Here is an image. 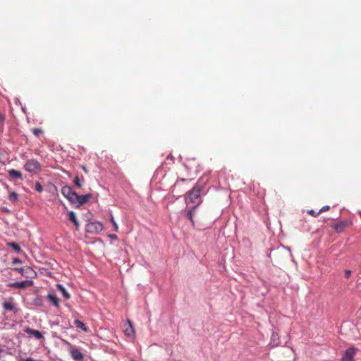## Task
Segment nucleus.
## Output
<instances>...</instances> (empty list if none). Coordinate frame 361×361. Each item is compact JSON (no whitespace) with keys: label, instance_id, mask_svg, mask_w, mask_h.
<instances>
[{"label":"nucleus","instance_id":"obj_1","mask_svg":"<svg viewBox=\"0 0 361 361\" xmlns=\"http://www.w3.org/2000/svg\"><path fill=\"white\" fill-rule=\"evenodd\" d=\"M203 185L197 182L195 185L185 194V202L187 205L195 204L197 207L202 203L201 194Z\"/></svg>","mask_w":361,"mask_h":361},{"label":"nucleus","instance_id":"obj_2","mask_svg":"<svg viewBox=\"0 0 361 361\" xmlns=\"http://www.w3.org/2000/svg\"><path fill=\"white\" fill-rule=\"evenodd\" d=\"M24 169L29 173H37L41 171V164L37 160L32 159L24 164Z\"/></svg>","mask_w":361,"mask_h":361},{"label":"nucleus","instance_id":"obj_3","mask_svg":"<svg viewBox=\"0 0 361 361\" xmlns=\"http://www.w3.org/2000/svg\"><path fill=\"white\" fill-rule=\"evenodd\" d=\"M92 197V195L91 193H88L84 195H80L76 193L74 197V203L78 204L77 207L85 204Z\"/></svg>","mask_w":361,"mask_h":361},{"label":"nucleus","instance_id":"obj_4","mask_svg":"<svg viewBox=\"0 0 361 361\" xmlns=\"http://www.w3.org/2000/svg\"><path fill=\"white\" fill-rule=\"evenodd\" d=\"M62 195L66 197L71 203H74V197L76 192L70 186L66 185L61 188Z\"/></svg>","mask_w":361,"mask_h":361},{"label":"nucleus","instance_id":"obj_5","mask_svg":"<svg viewBox=\"0 0 361 361\" xmlns=\"http://www.w3.org/2000/svg\"><path fill=\"white\" fill-rule=\"evenodd\" d=\"M103 230V225L99 221L90 222L87 225V231L90 233H99Z\"/></svg>","mask_w":361,"mask_h":361},{"label":"nucleus","instance_id":"obj_6","mask_svg":"<svg viewBox=\"0 0 361 361\" xmlns=\"http://www.w3.org/2000/svg\"><path fill=\"white\" fill-rule=\"evenodd\" d=\"M357 352V349L352 347V348H349L348 349H347L342 358H341V361H355V359H354V357H355V355Z\"/></svg>","mask_w":361,"mask_h":361},{"label":"nucleus","instance_id":"obj_7","mask_svg":"<svg viewBox=\"0 0 361 361\" xmlns=\"http://www.w3.org/2000/svg\"><path fill=\"white\" fill-rule=\"evenodd\" d=\"M33 285V281L31 280H26L20 282H15L9 284V286L14 288H25L30 287Z\"/></svg>","mask_w":361,"mask_h":361},{"label":"nucleus","instance_id":"obj_8","mask_svg":"<svg viewBox=\"0 0 361 361\" xmlns=\"http://www.w3.org/2000/svg\"><path fill=\"white\" fill-rule=\"evenodd\" d=\"M127 323H128V326L124 329V330H123L124 334L128 337L133 336L134 334H135V330L133 326V324L130 319L127 320Z\"/></svg>","mask_w":361,"mask_h":361},{"label":"nucleus","instance_id":"obj_9","mask_svg":"<svg viewBox=\"0 0 361 361\" xmlns=\"http://www.w3.org/2000/svg\"><path fill=\"white\" fill-rule=\"evenodd\" d=\"M71 357L74 360L80 361L83 358L82 353L78 349H73L71 351Z\"/></svg>","mask_w":361,"mask_h":361},{"label":"nucleus","instance_id":"obj_10","mask_svg":"<svg viewBox=\"0 0 361 361\" xmlns=\"http://www.w3.org/2000/svg\"><path fill=\"white\" fill-rule=\"evenodd\" d=\"M25 331L28 334L33 335L37 339H42L43 338L42 334L37 330L27 328L25 329Z\"/></svg>","mask_w":361,"mask_h":361},{"label":"nucleus","instance_id":"obj_11","mask_svg":"<svg viewBox=\"0 0 361 361\" xmlns=\"http://www.w3.org/2000/svg\"><path fill=\"white\" fill-rule=\"evenodd\" d=\"M47 299L54 306H59V300L56 295L50 293L47 295Z\"/></svg>","mask_w":361,"mask_h":361},{"label":"nucleus","instance_id":"obj_12","mask_svg":"<svg viewBox=\"0 0 361 361\" xmlns=\"http://www.w3.org/2000/svg\"><path fill=\"white\" fill-rule=\"evenodd\" d=\"M8 175L11 178H20L21 179L23 178V175L20 171H18L15 169H11L8 171Z\"/></svg>","mask_w":361,"mask_h":361},{"label":"nucleus","instance_id":"obj_13","mask_svg":"<svg viewBox=\"0 0 361 361\" xmlns=\"http://www.w3.org/2000/svg\"><path fill=\"white\" fill-rule=\"evenodd\" d=\"M197 209V205L193 206L190 209H189L187 212V217L190 221L192 226L195 225L194 219H193V214Z\"/></svg>","mask_w":361,"mask_h":361},{"label":"nucleus","instance_id":"obj_14","mask_svg":"<svg viewBox=\"0 0 361 361\" xmlns=\"http://www.w3.org/2000/svg\"><path fill=\"white\" fill-rule=\"evenodd\" d=\"M56 288H57V290H59L62 293L63 296L66 299L70 298V297H71L70 294L67 292V290L65 289V288L61 284H57Z\"/></svg>","mask_w":361,"mask_h":361},{"label":"nucleus","instance_id":"obj_15","mask_svg":"<svg viewBox=\"0 0 361 361\" xmlns=\"http://www.w3.org/2000/svg\"><path fill=\"white\" fill-rule=\"evenodd\" d=\"M74 324L76 328L82 329L83 331L87 332V329L86 325L80 320L75 319L74 320Z\"/></svg>","mask_w":361,"mask_h":361},{"label":"nucleus","instance_id":"obj_16","mask_svg":"<svg viewBox=\"0 0 361 361\" xmlns=\"http://www.w3.org/2000/svg\"><path fill=\"white\" fill-rule=\"evenodd\" d=\"M3 307L6 310L13 311L15 312H17V310L15 307V305L11 302H4L3 303Z\"/></svg>","mask_w":361,"mask_h":361},{"label":"nucleus","instance_id":"obj_17","mask_svg":"<svg viewBox=\"0 0 361 361\" xmlns=\"http://www.w3.org/2000/svg\"><path fill=\"white\" fill-rule=\"evenodd\" d=\"M69 220L74 224L76 227L79 226V222L76 219L75 214L73 211L68 212Z\"/></svg>","mask_w":361,"mask_h":361},{"label":"nucleus","instance_id":"obj_18","mask_svg":"<svg viewBox=\"0 0 361 361\" xmlns=\"http://www.w3.org/2000/svg\"><path fill=\"white\" fill-rule=\"evenodd\" d=\"M8 200L12 202H16L18 200V195L16 192H10Z\"/></svg>","mask_w":361,"mask_h":361},{"label":"nucleus","instance_id":"obj_19","mask_svg":"<svg viewBox=\"0 0 361 361\" xmlns=\"http://www.w3.org/2000/svg\"><path fill=\"white\" fill-rule=\"evenodd\" d=\"M7 245L10 247H12L17 252H20L21 251L20 247L14 242L8 243H7Z\"/></svg>","mask_w":361,"mask_h":361},{"label":"nucleus","instance_id":"obj_20","mask_svg":"<svg viewBox=\"0 0 361 361\" xmlns=\"http://www.w3.org/2000/svg\"><path fill=\"white\" fill-rule=\"evenodd\" d=\"M74 184L75 186H77L78 188H81L82 185L81 183V180L80 179V178L78 176H76L75 178H74Z\"/></svg>","mask_w":361,"mask_h":361},{"label":"nucleus","instance_id":"obj_21","mask_svg":"<svg viewBox=\"0 0 361 361\" xmlns=\"http://www.w3.org/2000/svg\"><path fill=\"white\" fill-rule=\"evenodd\" d=\"M42 133L43 131L40 128H34L32 130V133L37 137H39L42 134Z\"/></svg>","mask_w":361,"mask_h":361},{"label":"nucleus","instance_id":"obj_22","mask_svg":"<svg viewBox=\"0 0 361 361\" xmlns=\"http://www.w3.org/2000/svg\"><path fill=\"white\" fill-rule=\"evenodd\" d=\"M35 190L39 192H42L43 190V188L39 182H37L35 184Z\"/></svg>","mask_w":361,"mask_h":361},{"label":"nucleus","instance_id":"obj_23","mask_svg":"<svg viewBox=\"0 0 361 361\" xmlns=\"http://www.w3.org/2000/svg\"><path fill=\"white\" fill-rule=\"evenodd\" d=\"M307 213H308L309 214H310L311 216H314V217H315V216H318V215L320 214L319 211L318 212H315L314 210H313V209H310V210H308V211H307Z\"/></svg>","mask_w":361,"mask_h":361},{"label":"nucleus","instance_id":"obj_24","mask_svg":"<svg viewBox=\"0 0 361 361\" xmlns=\"http://www.w3.org/2000/svg\"><path fill=\"white\" fill-rule=\"evenodd\" d=\"M111 223H112V224H113V226H114V230H115L116 231H118V225H117V224L116 223V221H115V220H114V216H113L112 215H111Z\"/></svg>","mask_w":361,"mask_h":361},{"label":"nucleus","instance_id":"obj_25","mask_svg":"<svg viewBox=\"0 0 361 361\" xmlns=\"http://www.w3.org/2000/svg\"><path fill=\"white\" fill-rule=\"evenodd\" d=\"M351 275V271L350 270H345V278H349Z\"/></svg>","mask_w":361,"mask_h":361},{"label":"nucleus","instance_id":"obj_26","mask_svg":"<svg viewBox=\"0 0 361 361\" xmlns=\"http://www.w3.org/2000/svg\"><path fill=\"white\" fill-rule=\"evenodd\" d=\"M5 121V116L0 113V123H3Z\"/></svg>","mask_w":361,"mask_h":361},{"label":"nucleus","instance_id":"obj_27","mask_svg":"<svg viewBox=\"0 0 361 361\" xmlns=\"http://www.w3.org/2000/svg\"><path fill=\"white\" fill-rule=\"evenodd\" d=\"M192 180L191 178H188V179L178 178L177 180V182H176V185H177L180 181H187V180Z\"/></svg>","mask_w":361,"mask_h":361},{"label":"nucleus","instance_id":"obj_28","mask_svg":"<svg viewBox=\"0 0 361 361\" xmlns=\"http://www.w3.org/2000/svg\"><path fill=\"white\" fill-rule=\"evenodd\" d=\"M329 209V206H324L320 210H319V212L322 213L323 212H325L326 210H328Z\"/></svg>","mask_w":361,"mask_h":361},{"label":"nucleus","instance_id":"obj_29","mask_svg":"<svg viewBox=\"0 0 361 361\" xmlns=\"http://www.w3.org/2000/svg\"><path fill=\"white\" fill-rule=\"evenodd\" d=\"M80 168L82 169V170L85 173H87L88 172L87 169L86 168V166H84V165H81V166H80Z\"/></svg>","mask_w":361,"mask_h":361},{"label":"nucleus","instance_id":"obj_30","mask_svg":"<svg viewBox=\"0 0 361 361\" xmlns=\"http://www.w3.org/2000/svg\"><path fill=\"white\" fill-rule=\"evenodd\" d=\"M16 269L18 271H19L20 274H23V268H16Z\"/></svg>","mask_w":361,"mask_h":361},{"label":"nucleus","instance_id":"obj_31","mask_svg":"<svg viewBox=\"0 0 361 361\" xmlns=\"http://www.w3.org/2000/svg\"><path fill=\"white\" fill-rule=\"evenodd\" d=\"M20 262V259H14V262Z\"/></svg>","mask_w":361,"mask_h":361},{"label":"nucleus","instance_id":"obj_32","mask_svg":"<svg viewBox=\"0 0 361 361\" xmlns=\"http://www.w3.org/2000/svg\"><path fill=\"white\" fill-rule=\"evenodd\" d=\"M111 238H116V235H111Z\"/></svg>","mask_w":361,"mask_h":361},{"label":"nucleus","instance_id":"obj_33","mask_svg":"<svg viewBox=\"0 0 361 361\" xmlns=\"http://www.w3.org/2000/svg\"><path fill=\"white\" fill-rule=\"evenodd\" d=\"M275 337V335L274 334H272V339H274Z\"/></svg>","mask_w":361,"mask_h":361}]
</instances>
